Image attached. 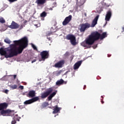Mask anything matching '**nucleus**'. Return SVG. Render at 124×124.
Wrapping results in <instances>:
<instances>
[{
  "label": "nucleus",
  "mask_w": 124,
  "mask_h": 124,
  "mask_svg": "<svg viewBox=\"0 0 124 124\" xmlns=\"http://www.w3.org/2000/svg\"><path fill=\"white\" fill-rule=\"evenodd\" d=\"M27 22H28L27 20H25L24 22V24H26V23H27Z\"/></svg>",
  "instance_id": "42"
},
{
  "label": "nucleus",
  "mask_w": 124,
  "mask_h": 124,
  "mask_svg": "<svg viewBox=\"0 0 124 124\" xmlns=\"http://www.w3.org/2000/svg\"><path fill=\"white\" fill-rule=\"evenodd\" d=\"M0 55L1 56H4L5 58L7 59L9 57H7V56H8V54H7V52L5 50L3 47H1L0 48Z\"/></svg>",
  "instance_id": "12"
},
{
  "label": "nucleus",
  "mask_w": 124,
  "mask_h": 124,
  "mask_svg": "<svg viewBox=\"0 0 124 124\" xmlns=\"http://www.w3.org/2000/svg\"><path fill=\"white\" fill-rule=\"evenodd\" d=\"M85 16H87V14H85Z\"/></svg>",
  "instance_id": "45"
},
{
  "label": "nucleus",
  "mask_w": 124,
  "mask_h": 124,
  "mask_svg": "<svg viewBox=\"0 0 124 124\" xmlns=\"http://www.w3.org/2000/svg\"><path fill=\"white\" fill-rule=\"evenodd\" d=\"M16 77H17L16 75H14V79H16Z\"/></svg>",
  "instance_id": "36"
},
{
  "label": "nucleus",
  "mask_w": 124,
  "mask_h": 124,
  "mask_svg": "<svg viewBox=\"0 0 124 124\" xmlns=\"http://www.w3.org/2000/svg\"><path fill=\"white\" fill-rule=\"evenodd\" d=\"M98 18H99V15H97V16H96V17L93 20L91 24L92 28H93L95 26V25L97 24V21L98 20Z\"/></svg>",
  "instance_id": "14"
},
{
  "label": "nucleus",
  "mask_w": 124,
  "mask_h": 124,
  "mask_svg": "<svg viewBox=\"0 0 124 124\" xmlns=\"http://www.w3.org/2000/svg\"><path fill=\"white\" fill-rule=\"evenodd\" d=\"M40 16L41 17H46V16H47V13H46V12H43L41 14Z\"/></svg>",
  "instance_id": "23"
},
{
  "label": "nucleus",
  "mask_w": 124,
  "mask_h": 124,
  "mask_svg": "<svg viewBox=\"0 0 124 124\" xmlns=\"http://www.w3.org/2000/svg\"><path fill=\"white\" fill-rule=\"evenodd\" d=\"M105 37H107V33L106 32L102 33V34H100V39L102 40V39H104Z\"/></svg>",
  "instance_id": "20"
},
{
  "label": "nucleus",
  "mask_w": 124,
  "mask_h": 124,
  "mask_svg": "<svg viewBox=\"0 0 124 124\" xmlns=\"http://www.w3.org/2000/svg\"><path fill=\"white\" fill-rule=\"evenodd\" d=\"M82 5H78V6H81Z\"/></svg>",
  "instance_id": "46"
},
{
  "label": "nucleus",
  "mask_w": 124,
  "mask_h": 124,
  "mask_svg": "<svg viewBox=\"0 0 124 124\" xmlns=\"http://www.w3.org/2000/svg\"><path fill=\"white\" fill-rule=\"evenodd\" d=\"M102 98H103V96H101V97Z\"/></svg>",
  "instance_id": "47"
},
{
  "label": "nucleus",
  "mask_w": 124,
  "mask_h": 124,
  "mask_svg": "<svg viewBox=\"0 0 124 124\" xmlns=\"http://www.w3.org/2000/svg\"><path fill=\"white\" fill-rule=\"evenodd\" d=\"M53 93V87L48 88L46 92L41 94V97L42 99L46 98L50 93Z\"/></svg>",
  "instance_id": "5"
},
{
  "label": "nucleus",
  "mask_w": 124,
  "mask_h": 124,
  "mask_svg": "<svg viewBox=\"0 0 124 124\" xmlns=\"http://www.w3.org/2000/svg\"><path fill=\"white\" fill-rule=\"evenodd\" d=\"M107 22H106V24H107Z\"/></svg>",
  "instance_id": "50"
},
{
  "label": "nucleus",
  "mask_w": 124,
  "mask_h": 124,
  "mask_svg": "<svg viewBox=\"0 0 124 124\" xmlns=\"http://www.w3.org/2000/svg\"><path fill=\"white\" fill-rule=\"evenodd\" d=\"M79 31L80 32H85L86 30L91 27V24L89 23H81L79 25Z\"/></svg>",
  "instance_id": "4"
},
{
  "label": "nucleus",
  "mask_w": 124,
  "mask_h": 124,
  "mask_svg": "<svg viewBox=\"0 0 124 124\" xmlns=\"http://www.w3.org/2000/svg\"><path fill=\"white\" fill-rule=\"evenodd\" d=\"M64 64V60H61L57 62L56 63H55L54 66L56 68H61L62 67V65Z\"/></svg>",
  "instance_id": "10"
},
{
  "label": "nucleus",
  "mask_w": 124,
  "mask_h": 124,
  "mask_svg": "<svg viewBox=\"0 0 124 124\" xmlns=\"http://www.w3.org/2000/svg\"><path fill=\"white\" fill-rule=\"evenodd\" d=\"M56 94H57V91L54 92L53 93H52L51 94L49 95V96L47 98L48 100L49 101L51 100L52 98H53V97H54V96H55Z\"/></svg>",
  "instance_id": "18"
},
{
  "label": "nucleus",
  "mask_w": 124,
  "mask_h": 124,
  "mask_svg": "<svg viewBox=\"0 0 124 124\" xmlns=\"http://www.w3.org/2000/svg\"><path fill=\"white\" fill-rule=\"evenodd\" d=\"M36 62V59H34L31 61V63H33V62Z\"/></svg>",
  "instance_id": "35"
},
{
  "label": "nucleus",
  "mask_w": 124,
  "mask_h": 124,
  "mask_svg": "<svg viewBox=\"0 0 124 124\" xmlns=\"http://www.w3.org/2000/svg\"><path fill=\"white\" fill-rule=\"evenodd\" d=\"M122 29H123V31H122V32H124V26L123 27Z\"/></svg>",
  "instance_id": "43"
},
{
  "label": "nucleus",
  "mask_w": 124,
  "mask_h": 124,
  "mask_svg": "<svg viewBox=\"0 0 124 124\" xmlns=\"http://www.w3.org/2000/svg\"><path fill=\"white\" fill-rule=\"evenodd\" d=\"M5 112H6V114H10L11 113H12V111H11L10 109L5 110Z\"/></svg>",
  "instance_id": "27"
},
{
  "label": "nucleus",
  "mask_w": 124,
  "mask_h": 124,
  "mask_svg": "<svg viewBox=\"0 0 124 124\" xmlns=\"http://www.w3.org/2000/svg\"><path fill=\"white\" fill-rule=\"evenodd\" d=\"M5 93H8V90H5Z\"/></svg>",
  "instance_id": "37"
},
{
  "label": "nucleus",
  "mask_w": 124,
  "mask_h": 124,
  "mask_svg": "<svg viewBox=\"0 0 124 124\" xmlns=\"http://www.w3.org/2000/svg\"><path fill=\"white\" fill-rule=\"evenodd\" d=\"M86 85H84V88H83V90H86Z\"/></svg>",
  "instance_id": "41"
},
{
  "label": "nucleus",
  "mask_w": 124,
  "mask_h": 124,
  "mask_svg": "<svg viewBox=\"0 0 124 124\" xmlns=\"http://www.w3.org/2000/svg\"><path fill=\"white\" fill-rule=\"evenodd\" d=\"M23 28H24V27L23 26V25H21L20 30H22V29H23Z\"/></svg>",
  "instance_id": "39"
},
{
  "label": "nucleus",
  "mask_w": 124,
  "mask_h": 124,
  "mask_svg": "<svg viewBox=\"0 0 124 124\" xmlns=\"http://www.w3.org/2000/svg\"><path fill=\"white\" fill-rule=\"evenodd\" d=\"M111 17H112V10H111V9H109L108 11L107 12V14L106 15L105 17V20L107 22L110 21Z\"/></svg>",
  "instance_id": "9"
},
{
  "label": "nucleus",
  "mask_w": 124,
  "mask_h": 124,
  "mask_svg": "<svg viewBox=\"0 0 124 124\" xmlns=\"http://www.w3.org/2000/svg\"><path fill=\"white\" fill-rule=\"evenodd\" d=\"M47 39H48V40H49V41H50V40H51L50 37H47Z\"/></svg>",
  "instance_id": "40"
},
{
  "label": "nucleus",
  "mask_w": 124,
  "mask_h": 124,
  "mask_svg": "<svg viewBox=\"0 0 124 124\" xmlns=\"http://www.w3.org/2000/svg\"><path fill=\"white\" fill-rule=\"evenodd\" d=\"M8 106V104L7 103H2L0 104V111L1 110H4V109H6Z\"/></svg>",
  "instance_id": "16"
},
{
  "label": "nucleus",
  "mask_w": 124,
  "mask_h": 124,
  "mask_svg": "<svg viewBox=\"0 0 124 124\" xmlns=\"http://www.w3.org/2000/svg\"><path fill=\"white\" fill-rule=\"evenodd\" d=\"M49 105H42V106L43 108H45V107H47Z\"/></svg>",
  "instance_id": "34"
},
{
  "label": "nucleus",
  "mask_w": 124,
  "mask_h": 124,
  "mask_svg": "<svg viewBox=\"0 0 124 124\" xmlns=\"http://www.w3.org/2000/svg\"><path fill=\"white\" fill-rule=\"evenodd\" d=\"M0 114H1V115L6 114L5 110H4V109L1 110L0 111Z\"/></svg>",
  "instance_id": "28"
},
{
  "label": "nucleus",
  "mask_w": 124,
  "mask_h": 124,
  "mask_svg": "<svg viewBox=\"0 0 124 124\" xmlns=\"http://www.w3.org/2000/svg\"><path fill=\"white\" fill-rule=\"evenodd\" d=\"M17 0H9L10 2H14L15 1H17Z\"/></svg>",
  "instance_id": "32"
},
{
  "label": "nucleus",
  "mask_w": 124,
  "mask_h": 124,
  "mask_svg": "<svg viewBox=\"0 0 124 124\" xmlns=\"http://www.w3.org/2000/svg\"><path fill=\"white\" fill-rule=\"evenodd\" d=\"M61 110V108H58V106H56L53 109V111L52 112L53 114H57V113H59Z\"/></svg>",
  "instance_id": "19"
},
{
  "label": "nucleus",
  "mask_w": 124,
  "mask_h": 124,
  "mask_svg": "<svg viewBox=\"0 0 124 124\" xmlns=\"http://www.w3.org/2000/svg\"><path fill=\"white\" fill-rule=\"evenodd\" d=\"M0 46H2V44H1V43L0 42Z\"/></svg>",
  "instance_id": "44"
},
{
  "label": "nucleus",
  "mask_w": 124,
  "mask_h": 124,
  "mask_svg": "<svg viewBox=\"0 0 124 124\" xmlns=\"http://www.w3.org/2000/svg\"><path fill=\"white\" fill-rule=\"evenodd\" d=\"M82 64V61H78L77 62H76L74 65V69L75 70H76V69H78L79 67H80V66Z\"/></svg>",
  "instance_id": "17"
},
{
  "label": "nucleus",
  "mask_w": 124,
  "mask_h": 124,
  "mask_svg": "<svg viewBox=\"0 0 124 124\" xmlns=\"http://www.w3.org/2000/svg\"><path fill=\"white\" fill-rule=\"evenodd\" d=\"M72 19V16L69 15L68 16H67L65 17L63 21L62 22V25L63 26H66L67 24H69V23L71 21Z\"/></svg>",
  "instance_id": "8"
},
{
  "label": "nucleus",
  "mask_w": 124,
  "mask_h": 124,
  "mask_svg": "<svg viewBox=\"0 0 124 124\" xmlns=\"http://www.w3.org/2000/svg\"><path fill=\"white\" fill-rule=\"evenodd\" d=\"M27 97L32 98L35 96V91L33 90H31L27 94Z\"/></svg>",
  "instance_id": "13"
},
{
  "label": "nucleus",
  "mask_w": 124,
  "mask_h": 124,
  "mask_svg": "<svg viewBox=\"0 0 124 124\" xmlns=\"http://www.w3.org/2000/svg\"><path fill=\"white\" fill-rule=\"evenodd\" d=\"M46 0H37L36 2L38 4H44Z\"/></svg>",
  "instance_id": "21"
},
{
  "label": "nucleus",
  "mask_w": 124,
  "mask_h": 124,
  "mask_svg": "<svg viewBox=\"0 0 124 124\" xmlns=\"http://www.w3.org/2000/svg\"><path fill=\"white\" fill-rule=\"evenodd\" d=\"M54 117H56V115H55V116Z\"/></svg>",
  "instance_id": "48"
},
{
  "label": "nucleus",
  "mask_w": 124,
  "mask_h": 124,
  "mask_svg": "<svg viewBox=\"0 0 124 124\" xmlns=\"http://www.w3.org/2000/svg\"><path fill=\"white\" fill-rule=\"evenodd\" d=\"M42 61H45L46 59H48L49 58V51L44 50L40 52V54Z\"/></svg>",
  "instance_id": "6"
},
{
  "label": "nucleus",
  "mask_w": 124,
  "mask_h": 124,
  "mask_svg": "<svg viewBox=\"0 0 124 124\" xmlns=\"http://www.w3.org/2000/svg\"><path fill=\"white\" fill-rule=\"evenodd\" d=\"M11 124H16V120H13L11 122Z\"/></svg>",
  "instance_id": "33"
},
{
  "label": "nucleus",
  "mask_w": 124,
  "mask_h": 124,
  "mask_svg": "<svg viewBox=\"0 0 124 124\" xmlns=\"http://www.w3.org/2000/svg\"><path fill=\"white\" fill-rule=\"evenodd\" d=\"M101 102L102 104H104V101H103V100H101Z\"/></svg>",
  "instance_id": "38"
},
{
  "label": "nucleus",
  "mask_w": 124,
  "mask_h": 124,
  "mask_svg": "<svg viewBox=\"0 0 124 124\" xmlns=\"http://www.w3.org/2000/svg\"><path fill=\"white\" fill-rule=\"evenodd\" d=\"M28 42L29 41L27 37H24L18 41H14L15 45L19 46L17 47L14 46V45H13L14 46L9 50L10 53L7 56V58H12L15 56H17L19 54H22L23 51H24V49H26L28 47Z\"/></svg>",
  "instance_id": "1"
},
{
  "label": "nucleus",
  "mask_w": 124,
  "mask_h": 124,
  "mask_svg": "<svg viewBox=\"0 0 124 124\" xmlns=\"http://www.w3.org/2000/svg\"><path fill=\"white\" fill-rule=\"evenodd\" d=\"M39 98L38 97H35L34 98H32V99L25 101L24 102V104H25V105L31 104V103H33V102H35V101H37V100H39Z\"/></svg>",
  "instance_id": "7"
},
{
  "label": "nucleus",
  "mask_w": 124,
  "mask_h": 124,
  "mask_svg": "<svg viewBox=\"0 0 124 124\" xmlns=\"http://www.w3.org/2000/svg\"><path fill=\"white\" fill-rule=\"evenodd\" d=\"M0 23H1V24H4V23H5V20H4V18H3V17H0Z\"/></svg>",
  "instance_id": "24"
},
{
  "label": "nucleus",
  "mask_w": 124,
  "mask_h": 124,
  "mask_svg": "<svg viewBox=\"0 0 124 124\" xmlns=\"http://www.w3.org/2000/svg\"><path fill=\"white\" fill-rule=\"evenodd\" d=\"M81 45H82V46H83V47H87V48H91V46H87V45H88V44H87L86 43V40H85V42L82 43Z\"/></svg>",
  "instance_id": "22"
},
{
  "label": "nucleus",
  "mask_w": 124,
  "mask_h": 124,
  "mask_svg": "<svg viewBox=\"0 0 124 124\" xmlns=\"http://www.w3.org/2000/svg\"><path fill=\"white\" fill-rule=\"evenodd\" d=\"M31 46L33 49H34V50H37V47H36V46L32 44Z\"/></svg>",
  "instance_id": "30"
},
{
  "label": "nucleus",
  "mask_w": 124,
  "mask_h": 124,
  "mask_svg": "<svg viewBox=\"0 0 124 124\" xmlns=\"http://www.w3.org/2000/svg\"><path fill=\"white\" fill-rule=\"evenodd\" d=\"M64 56V57H68V56H69V52L68 51L66 52Z\"/></svg>",
  "instance_id": "29"
},
{
  "label": "nucleus",
  "mask_w": 124,
  "mask_h": 124,
  "mask_svg": "<svg viewBox=\"0 0 124 124\" xmlns=\"http://www.w3.org/2000/svg\"><path fill=\"white\" fill-rule=\"evenodd\" d=\"M18 86L16 85H12L11 86V88L12 90H16V89H17Z\"/></svg>",
  "instance_id": "26"
},
{
  "label": "nucleus",
  "mask_w": 124,
  "mask_h": 124,
  "mask_svg": "<svg viewBox=\"0 0 124 124\" xmlns=\"http://www.w3.org/2000/svg\"><path fill=\"white\" fill-rule=\"evenodd\" d=\"M20 27V25L15 22V21H12L11 25L9 26V28L10 29H12L13 30H16L17 29H18V28Z\"/></svg>",
  "instance_id": "11"
},
{
  "label": "nucleus",
  "mask_w": 124,
  "mask_h": 124,
  "mask_svg": "<svg viewBox=\"0 0 124 124\" xmlns=\"http://www.w3.org/2000/svg\"><path fill=\"white\" fill-rule=\"evenodd\" d=\"M4 42H5V43H7V44H10V43H11V41H10V40L8 39H5L4 40Z\"/></svg>",
  "instance_id": "25"
},
{
  "label": "nucleus",
  "mask_w": 124,
  "mask_h": 124,
  "mask_svg": "<svg viewBox=\"0 0 124 124\" xmlns=\"http://www.w3.org/2000/svg\"><path fill=\"white\" fill-rule=\"evenodd\" d=\"M66 39L70 40L72 45L75 46L77 44L76 42V37L73 34H69L66 35Z\"/></svg>",
  "instance_id": "3"
},
{
  "label": "nucleus",
  "mask_w": 124,
  "mask_h": 124,
  "mask_svg": "<svg viewBox=\"0 0 124 124\" xmlns=\"http://www.w3.org/2000/svg\"><path fill=\"white\" fill-rule=\"evenodd\" d=\"M100 38V33L97 31L91 33L89 37L86 40V44L88 45H93L95 41Z\"/></svg>",
  "instance_id": "2"
},
{
  "label": "nucleus",
  "mask_w": 124,
  "mask_h": 124,
  "mask_svg": "<svg viewBox=\"0 0 124 124\" xmlns=\"http://www.w3.org/2000/svg\"><path fill=\"white\" fill-rule=\"evenodd\" d=\"M19 88L20 89V90H24V86L20 85L19 86Z\"/></svg>",
  "instance_id": "31"
},
{
  "label": "nucleus",
  "mask_w": 124,
  "mask_h": 124,
  "mask_svg": "<svg viewBox=\"0 0 124 124\" xmlns=\"http://www.w3.org/2000/svg\"><path fill=\"white\" fill-rule=\"evenodd\" d=\"M67 83V81H64L62 78L60 79V80H58L56 82V85L57 86H59L60 85H63V84H65Z\"/></svg>",
  "instance_id": "15"
},
{
  "label": "nucleus",
  "mask_w": 124,
  "mask_h": 124,
  "mask_svg": "<svg viewBox=\"0 0 124 124\" xmlns=\"http://www.w3.org/2000/svg\"><path fill=\"white\" fill-rule=\"evenodd\" d=\"M107 22H106V24H107Z\"/></svg>",
  "instance_id": "49"
}]
</instances>
